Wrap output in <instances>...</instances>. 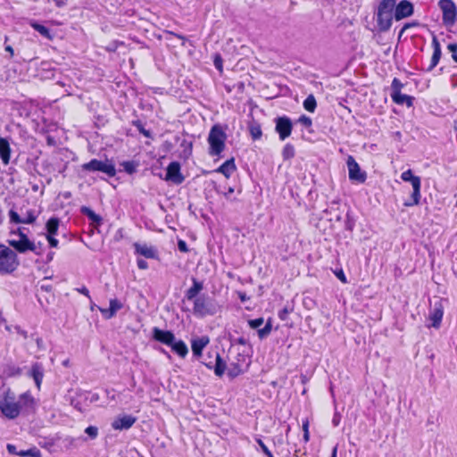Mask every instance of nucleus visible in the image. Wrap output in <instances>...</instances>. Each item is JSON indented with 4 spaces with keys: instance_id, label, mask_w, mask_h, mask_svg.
I'll list each match as a JSON object with an SVG mask.
<instances>
[{
    "instance_id": "6ab92c4d",
    "label": "nucleus",
    "mask_w": 457,
    "mask_h": 457,
    "mask_svg": "<svg viewBox=\"0 0 457 457\" xmlns=\"http://www.w3.org/2000/svg\"><path fill=\"white\" fill-rule=\"evenodd\" d=\"M432 47H433V54L430 59V63L426 69L427 71H431L438 63L441 58V46L438 39L434 35L432 38Z\"/></svg>"
},
{
    "instance_id": "a878e982",
    "label": "nucleus",
    "mask_w": 457,
    "mask_h": 457,
    "mask_svg": "<svg viewBox=\"0 0 457 457\" xmlns=\"http://www.w3.org/2000/svg\"><path fill=\"white\" fill-rule=\"evenodd\" d=\"M393 101L397 104H406L408 107L412 105L413 97L402 94L401 92L391 93Z\"/></svg>"
},
{
    "instance_id": "680f3d73",
    "label": "nucleus",
    "mask_w": 457,
    "mask_h": 457,
    "mask_svg": "<svg viewBox=\"0 0 457 457\" xmlns=\"http://www.w3.org/2000/svg\"><path fill=\"white\" fill-rule=\"evenodd\" d=\"M12 234H17L20 237V239H23V237H27V235L22 231V228H19L16 232H12Z\"/></svg>"
},
{
    "instance_id": "f257e3e1",
    "label": "nucleus",
    "mask_w": 457,
    "mask_h": 457,
    "mask_svg": "<svg viewBox=\"0 0 457 457\" xmlns=\"http://www.w3.org/2000/svg\"><path fill=\"white\" fill-rule=\"evenodd\" d=\"M35 401L30 393L25 392L16 400L15 394L6 389L0 399V411L9 420L16 419L21 411H29L34 408Z\"/></svg>"
},
{
    "instance_id": "79ce46f5",
    "label": "nucleus",
    "mask_w": 457,
    "mask_h": 457,
    "mask_svg": "<svg viewBox=\"0 0 457 457\" xmlns=\"http://www.w3.org/2000/svg\"><path fill=\"white\" fill-rule=\"evenodd\" d=\"M391 87H392V92L391 93H395V92H401V88L403 87V84L402 82L395 78L392 81V85H391Z\"/></svg>"
},
{
    "instance_id": "a211bd4d",
    "label": "nucleus",
    "mask_w": 457,
    "mask_h": 457,
    "mask_svg": "<svg viewBox=\"0 0 457 457\" xmlns=\"http://www.w3.org/2000/svg\"><path fill=\"white\" fill-rule=\"evenodd\" d=\"M133 246L135 248L136 253L137 254H140L148 259L157 258V251L154 246L140 243H135Z\"/></svg>"
},
{
    "instance_id": "c9c22d12",
    "label": "nucleus",
    "mask_w": 457,
    "mask_h": 457,
    "mask_svg": "<svg viewBox=\"0 0 457 457\" xmlns=\"http://www.w3.org/2000/svg\"><path fill=\"white\" fill-rule=\"evenodd\" d=\"M271 322L269 320L266 325L258 330V336L261 339L267 337L271 332Z\"/></svg>"
},
{
    "instance_id": "aec40b11",
    "label": "nucleus",
    "mask_w": 457,
    "mask_h": 457,
    "mask_svg": "<svg viewBox=\"0 0 457 457\" xmlns=\"http://www.w3.org/2000/svg\"><path fill=\"white\" fill-rule=\"evenodd\" d=\"M209 342L210 339L206 336L193 339L191 342L193 354L197 358L201 357L204 348L209 344Z\"/></svg>"
},
{
    "instance_id": "6e6d98bb",
    "label": "nucleus",
    "mask_w": 457,
    "mask_h": 457,
    "mask_svg": "<svg viewBox=\"0 0 457 457\" xmlns=\"http://www.w3.org/2000/svg\"><path fill=\"white\" fill-rule=\"evenodd\" d=\"M346 219H347L346 224H345L346 228L349 229V230H353V221L351 220L349 213L346 214Z\"/></svg>"
},
{
    "instance_id": "393cba45",
    "label": "nucleus",
    "mask_w": 457,
    "mask_h": 457,
    "mask_svg": "<svg viewBox=\"0 0 457 457\" xmlns=\"http://www.w3.org/2000/svg\"><path fill=\"white\" fill-rule=\"evenodd\" d=\"M236 165L234 158H231L226 161L223 164H221L217 170V172L222 173L227 179H228L231 174L236 170Z\"/></svg>"
},
{
    "instance_id": "49530a36",
    "label": "nucleus",
    "mask_w": 457,
    "mask_h": 457,
    "mask_svg": "<svg viewBox=\"0 0 457 457\" xmlns=\"http://www.w3.org/2000/svg\"><path fill=\"white\" fill-rule=\"evenodd\" d=\"M291 310H289L287 307L283 308L278 312V318L281 320H286L287 319L288 314L290 313Z\"/></svg>"
},
{
    "instance_id": "cd10ccee",
    "label": "nucleus",
    "mask_w": 457,
    "mask_h": 457,
    "mask_svg": "<svg viewBox=\"0 0 457 457\" xmlns=\"http://www.w3.org/2000/svg\"><path fill=\"white\" fill-rule=\"evenodd\" d=\"M170 346L171 347L173 352H175L182 358H184L188 353V348L182 340H174V343H172V345H170Z\"/></svg>"
},
{
    "instance_id": "3c124183",
    "label": "nucleus",
    "mask_w": 457,
    "mask_h": 457,
    "mask_svg": "<svg viewBox=\"0 0 457 457\" xmlns=\"http://www.w3.org/2000/svg\"><path fill=\"white\" fill-rule=\"evenodd\" d=\"M335 275L337 276V278L342 281L343 283H346L347 280H346V277L343 271V270H336L335 271Z\"/></svg>"
},
{
    "instance_id": "0eeeda50",
    "label": "nucleus",
    "mask_w": 457,
    "mask_h": 457,
    "mask_svg": "<svg viewBox=\"0 0 457 457\" xmlns=\"http://www.w3.org/2000/svg\"><path fill=\"white\" fill-rule=\"evenodd\" d=\"M401 179L405 182H410L412 186L413 192L411 194V201L405 202V206H413L418 205L420 204V178L418 176H414L411 170H407L403 171L401 175Z\"/></svg>"
},
{
    "instance_id": "5fc2aeb1",
    "label": "nucleus",
    "mask_w": 457,
    "mask_h": 457,
    "mask_svg": "<svg viewBox=\"0 0 457 457\" xmlns=\"http://www.w3.org/2000/svg\"><path fill=\"white\" fill-rule=\"evenodd\" d=\"M6 448H7V451L9 453L18 455V452H17L16 446L14 445L8 444Z\"/></svg>"
},
{
    "instance_id": "20e7f679",
    "label": "nucleus",
    "mask_w": 457,
    "mask_h": 457,
    "mask_svg": "<svg viewBox=\"0 0 457 457\" xmlns=\"http://www.w3.org/2000/svg\"><path fill=\"white\" fill-rule=\"evenodd\" d=\"M19 264L16 253L4 245H0V272L12 273Z\"/></svg>"
},
{
    "instance_id": "b1692460",
    "label": "nucleus",
    "mask_w": 457,
    "mask_h": 457,
    "mask_svg": "<svg viewBox=\"0 0 457 457\" xmlns=\"http://www.w3.org/2000/svg\"><path fill=\"white\" fill-rule=\"evenodd\" d=\"M30 375L33 378L37 387L39 389L43 378L44 369L40 363H35L31 367Z\"/></svg>"
},
{
    "instance_id": "0e129e2a",
    "label": "nucleus",
    "mask_w": 457,
    "mask_h": 457,
    "mask_svg": "<svg viewBox=\"0 0 457 457\" xmlns=\"http://www.w3.org/2000/svg\"><path fill=\"white\" fill-rule=\"evenodd\" d=\"M233 193H234V188L233 187H228V192L225 193L226 198L229 199L230 195L233 194Z\"/></svg>"
},
{
    "instance_id": "e2e57ef3",
    "label": "nucleus",
    "mask_w": 457,
    "mask_h": 457,
    "mask_svg": "<svg viewBox=\"0 0 457 457\" xmlns=\"http://www.w3.org/2000/svg\"><path fill=\"white\" fill-rule=\"evenodd\" d=\"M5 51L10 53L11 57L13 56V54H14L13 53V48L11 46H5Z\"/></svg>"
},
{
    "instance_id": "4c0bfd02",
    "label": "nucleus",
    "mask_w": 457,
    "mask_h": 457,
    "mask_svg": "<svg viewBox=\"0 0 457 457\" xmlns=\"http://www.w3.org/2000/svg\"><path fill=\"white\" fill-rule=\"evenodd\" d=\"M250 133L253 140L259 139L262 137V129L259 125H251Z\"/></svg>"
},
{
    "instance_id": "7c9ffc66",
    "label": "nucleus",
    "mask_w": 457,
    "mask_h": 457,
    "mask_svg": "<svg viewBox=\"0 0 457 457\" xmlns=\"http://www.w3.org/2000/svg\"><path fill=\"white\" fill-rule=\"evenodd\" d=\"M46 227L48 233L47 235H55L59 228V219L55 217L49 219Z\"/></svg>"
},
{
    "instance_id": "1a4fd4ad",
    "label": "nucleus",
    "mask_w": 457,
    "mask_h": 457,
    "mask_svg": "<svg viewBox=\"0 0 457 457\" xmlns=\"http://www.w3.org/2000/svg\"><path fill=\"white\" fill-rule=\"evenodd\" d=\"M346 163L350 180L356 181L358 183H364L367 179L366 172L361 170L354 158L351 155L348 156Z\"/></svg>"
},
{
    "instance_id": "37998d69",
    "label": "nucleus",
    "mask_w": 457,
    "mask_h": 457,
    "mask_svg": "<svg viewBox=\"0 0 457 457\" xmlns=\"http://www.w3.org/2000/svg\"><path fill=\"white\" fill-rule=\"evenodd\" d=\"M263 322H264L263 318H258V319H254V320H250L248 321V324L252 328H258L263 324Z\"/></svg>"
},
{
    "instance_id": "bb28decb",
    "label": "nucleus",
    "mask_w": 457,
    "mask_h": 457,
    "mask_svg": "<svg viewBox=\"0 0 457 457\" xmlns=\"http://www.w3.org/2000/svg\"><path fill=\"white\" fill-rule=\"evenodd\" d=\"M80 212L82 214L86 215L93 224L96 226H99L102 223V218L100 215L96 214L93 210L89 207L82 206L80 208Z\"/></svg>"
},
{
    "instance_id": "c756f323",
    "label": "nucleus",
    "mask_w": 457,
    "mask_h": 457,
    "mask_svg": "<svg viewBox=\"0 0 457 457\" xmlns=\"http://www.w3.org/2000/svg\"><path fill=\"white\" fill-rule=\"evenodd\" d=\"M30 26L37 31L40 35H42L44 37L47 39H51L52 36L50 33V30L44 25H41L36 21H31Z\"/></svg>"
},
{
    "instance_id": "7ed1b4c3",
    "label": "nucleus",
    "mask_w": 457,
    "mask_h": 457,
    "mask_svg": "<svg viewBox=\"0 0 457 457\" xmlns=\"http://www.w3.org/2000/svg\"><path fill=\"white\" fill-rule=\"evenodd\" d=\"M192 312L197 318L215 315L219 311V305L206 295H201L193 301Z\"/></svg>"
},
{
    "instance_id": "6e6552de",
    "label": "nucleus",
    "mask_w": 457,
    "mask_h": 457,
    "mask_svg": "<svg viewBox=\"0 0 457 457\" xmlns=\"http://www.w3.org/2000/svg\"><path fill=\"white\" fill-rule=\"evenodd\" d=\"M439 7L443 13V22L446 26H453L456 21L457 8L452 0H440Z\"/></svg>"
},
{
    "instance_id": "4468645a",
    "label": "nucleus",
    "mask_w": 457,
    "mask_h": 457,
    "mask_svg": "<svg viewBox=\"0 0 457 457\" xmlns=\"http://www.w3.org/2000/svg\"><path fill=\"white\" fill-rule=\"evenodd\" d=\"M137 421V418L130 414L118 415L112 422V428L114 430H127L130 428Z\"/></svg>"
},
{
    "instance_id": "9d476101",
    "label": "nucleus",
    "mask_w": 457,
    "mask_h": 457,
    "mask_svg": "<svg viewBox=\"0 0 457 457\" xmlns=\"http://www.w3.org/2000/svg\"><path fill=\"white\" fill-rule=\"evenodd\" d=\"M8 244L21 253L32 251L37 255L41 254L40 252H37V245L30 241L28 237H23V239L19 240L10 239L8 240Z\"/></svg>"
},
{
    "instance_id": "864d4df0",
    "label": "nucleus",
    "mask_w": 457,
    "mask_h": 457,
    "mask_svg": "<svg viewBox=\"0 0 457 457\" xmlns=\"http://www.w3.org/2000/svg\"><path fill=\"white\" fill-rule=\"evenodd\" d=\"M137 267L140 269V270H146L148 268V263L147 262H145V260L143 259H138L137 261Z\"/></svg>"
},
{
    "instance_id": "ea45409f",
    "label": "nucleus",
    "mask_w": 457,
    "mask_h": 457,
    "mask_svg": "<svg viewBox=\"0 0 457 457\" xmlns=\"http://www.w3.org/2000/svg\"><path fill=\"white\" fill-rule=\"evenodd\" d=\"M122 166L125 171L129 174H132L136 171V165L133 162H124Z\"/></svg>"
},
{
    "instance_id": "2eb2a0df",
    "label": "nucleus",
    "mask_w": 457,
    "mask_h": 457,
    "mask_svg": "<svg viewBox=\"0 0 457 457\" xmlns=\"http://www.w3.org/2000/svg\"><path fill=\"white\" fill-rule=\"evenodd\" d=\"M10 221L15 224H33L36 221L37 216L33 210H29L26 214L21 218L14 210L9 211Z\"/></svg>"
},
{
    "instance_id": "ddd939ff",
    "label": "nucleus",
    "mask_w": 457,
    "mask_h": 457,
    "mask_svg": "<svg viewBox=\"0 0 457 457\" xmlns=\"http://www.w3.org/2000/svg\"><path fill=\"white\" fill-rule=\"evenodd\" d=\"M165 180L170 181L175 185H180L185 180V177L180 171V164L178 162H171L166 170Z\"/></svg>"
},
{
    "instance_id": "f704fd0d",
    "label": "nucleus",
    "mask_w": 457,
    "mask_h": 457,
    "mask_svg": "<svg viewBox=\"0 0 457 457\" xmlns=\"http://www.w3.org/2000/svg\"><path fill=\"white\" fill-rule=\"evenodd\" d=\"M133 126H135L138 131L144 135L145 137L151 138L152 134L149 130L145 129L142 124V122L139 120H133L132 121Z\"/></svg>"
},
{
    "instance_id": "72a5a7b5",
    "label": "nucleus",
    "mask_w": 457,
    "mask_h": 457,
    "mask_svg": "<svg viewBox=\"0 0 457 457\" xmlns=\"http://www.w3.org/2000/svg\"><path fill=\"white\" fill-rule=\"evenodd\" d=\"M284 160H290L295 156V148L292 145L287 144L282 151Z\"/></svg>"
},
{
    "instance_id": "2f4dec72",
    "label": "nucleus",
    "mask_w": 457,
    "mask_h": 457,
    "mask_svg": "<svg viewBox=\"0 0 457 457\" xmlns=\"http://www.w3.org/2000/svg\"><path fill=\"white\" fill-rule=\"evenodd\" d=\"M317 102L313 95H309L303 101V107L306 111L313 112L316 109Z\"/></svg>"
},
{
    "instance_id": "69168bd1",
    "label": "nucleus",
    "mask_w": 457,
    "mask_h": 457,
    "mask_svg": "<svg viewBox=\"0 0 457 457\" xmlns=\"http://www.w3.org/2000/svg\"><path fill=\"white\" fill-rule=\"evenodd\" d=\"M246 343H247V341L245 337H239L237 339V344H239V345H246Z\"/></svg>"
},
{
    "instance_id": "de8ad7c7",
    "label": "nucleus",
    "mask_w": 457,
    "mask_h": 457,
    "mask_svg": "<svg viewBox=\"0 0 457 457\" xmlns=\"http://www.w3.org/2000/svg\"><path fill=\"white\" fill-rule=\"evenodd\" d=\"M54 235H47L46 238L51 247H57L59 241L54 237Z\"/></svg>"
},
{
    "instance_id": "f8f14e48",
    "label": "nucleus",
    "mask_w": 457,
    "mask_h": 457,
    "mask_svg": "<svg viewBox=\"0 0 457 457\" xmlns=\"http://www.w3.org/2000/svg\"><path fill=\"white\" fill-rule=\"evenodd\" d=\"M394 18L395 21H401L413 14V4L408 0H402L395 5Z\"/></svg>"
},
{
    "instance_id": "e433bc0d",
    "label": "nucleus",
    "mask_w": 457,
    "mask_h": 457,
    "mask_svg": "<svg viewBox=\"0 0 457 457\" xmlns=\"http://www.w3.org/2000/svg\"><path fill=\"white\" fill-rule=\"evenodd\" d=\"M18 455L21 456V457H26V456L39 457L40 452L37 448H32V449L26 450V451H24V450L20 451V452H18Z\"/></svg>"
},
{
    "instance_id": "4d7b16f0",
    "label": "nucleus",
    "mask_w": 457,
    "mask_h": 457,
    "mask_svg": "<svg viewBox=\"0 0 457 457\" xmlns=\"http://www.w3.org/2000/svg\"><path fill=\"white\" fill-rule=\"evenodd\" d=\"M214 65L215 67L221 71V68H222V61H221V58L220 56H217L214 60Z\"/></svg>"
},
{
    "instance_id": "423d86ee",
    "label": "nucleus",
    "mask_w": 457,
    "mask_h": 457,
    "mask_svg": "<svg viewBox=\"0 0 457 457\" xmlns=\"http://www.w3.org/2000/svg\"><path fill=\"white\" fill-rule=\"evenodd\" d=\"M81 169L82 170L88 172L100 171L109 177H114L116 174L114 164L108 159H105L104 161L92 159L90 162L82 164Z\"/></svg>"
},
{
    "instance_id": "f03ea898",
    "label": "nucleus",
    "mask_w": 457,
    "mask_h": 457,
    "mask_svg": "<svg viewBox=\"0 0 457 457\" xmlns=\"http://www.w3.org/2000/svg\"><path fill=\"white\" fill-rule=\"evenodd\" d=\"M395 0H382L377 10V25L380 32H386L390 29L393 22V11Z\"/></svg>"
},
{
    "instance_id": "774afa93",
    "label": "nucleus",
    "mask_w": 457,
    "mask_h": 457,
    "mask_svg": "<svg viewBox=\"0 0 457 457\" xmlns=\"http://www.w3.org/2000/svg\"><path fill=\"white\" fill-rule=\"evenodd\" d=\"M337 445H336L333 450H332V453H331V456L330 457H337Z\"/></svg>"
},
{
    "instance_id": "052dcab7",
    "label": "nucleus",
    "mask_w": 457,
    "mask_h": 457,
    "mask_svg": "<svg viewBox=\"0 0 457 457\" xmlns=\"http://www.w3.org/2000/svg\"><path fill=\"white\" fill-rule=\"evenodd\" d=\"M57 7H62L66 5L67 0H53Z\"/></svg>"
},
{
    "instance_id": "39448f33",
    "label": "nucleus",
    "mask_w": 457,
    "mask_h": 457,
    "mask_svg": "<svg viewBox=\"0 0 457 457\" xmlns=\"http://www.w3.org/2000/svg\"><path fill=\"white\" fill-rule=\"evenodd\" d=\"M226 137V134L220 126L215 125L211 129L208 136L211 155H219L224 150Z\"/></svg>"
},
{
    "instance_id": "4be33fe9",
    "label": "nucleus",
    "mask_w": 457,
    "mask_h": 457,
    "mask_svg": "<svg viewBox=\"0 0 457 457\" xmlns=\"http://www.w3.org/2000/svg\"><path fill=\"white\" fill-rule=\"evenodd\" d=\"M193 286L189 287L185 295V297L188 301H194L199 295V293L204 289V284L201 281H198L196 278H192Z\"/></svg>"
},
{
    "instance_id": "8fccbe9b",
    "label": "nucleus",
    "mask_w": 457,
    "mask_h": 457,
    "mask_svg": "<svg viewBox=\"0 0 457 457\" xmlns=\"http://www.w3.org/2000/svg\"><path fill=\"white\" fill-rule=\"evenodd\" d=\"M178 248L182 253L188 252L187 245L184 240H179L178 242Z\"/></svg>"
},
{
    "instance_id": "13d9d810",
    "label": "nucleus",
    "mask_w": 457,
    "mask_h": 457,
    "mask_svg": "<svg viewBox=\"0 0 457 457\" xmlns=\"http://www.w3.org/2000/svg\"><path fill=\"white\" fill-rule=\"evenodd\" d=\"M77 291L87 296L90 299L89 291L86 287H82L81 288H77Z\"/></svg>"
},
{
    "instance_id": "a18cd8bd",
    "label": "nucleus",
    "mask_w": 457,
    "mask_h": 457,
    "mask_svg": "<svg viewBox=\"0 0 457 457\" xmlns=\"http://www.w3.org/2000/svg\"><path fill=\"white\" fill-rule=\"evenodd\" d=\"M309 422L307 420H305L303 423V440L305 442H308L309 439H310V434H309Z\"/></svg>"
},
{
    "instance_id": "473e14b6",
    "label": "nucleus",
    "mask_w": 457,
    "mask_h": 457,
    "mask_svg": "<svg viewBox=\"0 0 457 457\" xmlns=\"http://www.w3.org/2000/svg\"><path fill=\"white\" fill-rule=\"evenodd\" d=\"M21 374V370L14 365H7L4 370V375L7 378L17 377Z\"/></svg>"
},
{
    "instance_id": "f3484780",
    "label": "nucleus",
    "mask_w": 457,
    "mask_h": 457,
    "mask_svg": "<svg viewBox=\"0 0 457 457\" xmlns=\"http://www.w3.org/2000/svg\"><path fill=\"white\" fill-rule=\"evenodd\" d=\"M122 307L123 303L120 300L114 298L110 300L109 308L98 307V310L103 314L104 319L110 320L114 317L117 312L122 309Z\"/></svg>"
},
{
    "instance_id": "dca6fc26",
    "label": "nucleus",
    "mask_w": 457,
    "mask_h": 457,
    "mask_svg": "<svg viewBox=\"0 0 457 457\" xmlns=\"http://www.w3.org/2000/svg\"><path fill=\"white\" fill-rule=\"evenodd\" d=\"M153 338L170 346L174 343L175 336L171 331L162 330L155 327L153 328Z\"/></svg>"
},
{
    "instance_id": "c85d7f7f",
    "label": "nucleus",
    "mask_w": 457,
    "mask_h": 457,
    "mask_svg": "<svg viewBox=\"0 0 457 457\" xmlns=\"http://www.w3.org/2000/svg\"><path fill=\"white\" fill-rule=\"evenodd\" d=\"M215 357V365H214V373L218 377H221L226 370V362L222 360L220 355L218 353H214Z\"/></svg>"
},
{
    "instance_id": "5701e85b",
    "label": "nucleus",
    "mask_w": 457,
    "mask_h": 457,
    "mask_svg": "<svg viewBox=\"0 0 457 457\" xmlns=\"http://www.w3.org/2000/svg\"><path fill=\"white\" fill-rule=\"evenodd\" d=\"M11 147L6 138H0V158L3 162L7 165L10 162Z\"/></svg>"
},
{
    "instance_id": "09e8293b",
    "label": "nucleus",
    "mask_w": 457,
    "mask_h": 457,
    "mask_svg": "<svg viewBox=\"0 0 457 457\" xmlns=\"http://www.w3.org/2000/svg\"><path fill=\"white\" fill-rule=\"evenodd\" d=\"M240 373H241V370L239 369L238 366H236L233 369H229L228 371V375L230 378H235L237 375H239Z\"/></svg>"
},
{
    "instance_id": "a19ab883",
    "label": "nucleus",
    "mask_w": 457,
    "mask_h": 457,
    "mask_svg": "<svg viewBox=\"0 0 457 457\" xmlns=\"http://www.w3.org/2000/svg\"><path fill=\"white\" fill-rule=\"evenodd\" d=\"M256 442L259 445V446L261 447V449L262 450L263 453L267 457H274L273 454L271 453V452L269 450V448L266 446V445L262 442V439L258 438V439H256Z\"/></svg>"
},
{
    "instance_id": "9b49d317",
    "label": "nucleus",
    "mask_w": 457,
    "mask_h": 457,
    "mask_svg": "<svg viewBox=\"0 0 457 457\" xmlns=\"http://www.w3.org/2000/svg\"><path fill=\"white\" fill-rule=\"evenodd\" d=\"M275 122H276L275 129L279 136V139L283 141L286 138H287L292 133V129H293L292 121L288 117L282 116V117H278L275 120Z\"/></svg>"
},
{
    "instance_id": "58836bf2",
    "label": "nucleus",
    "mask_w": 457,
    "mask_h": 457,
    "mask_svg": "<svg viewBox=\"0 0 457 457\" xmlns=\"http://www.w3.org/2000/svg\"><path fill=\"white\" fill-rule=\"evenodd\" d=\"M85 433L88 435L91 439H95L98 436V428L95 426H89L85 429Z\"/></svg>"
},
{
    "instance_id": "338daca9",
    "label": "nucleus",
    "mask_w": 457,
    "mask_h": 457,
    "mask_svg": "<svg viewBox=\"0 0 457 457\" xmlns=\"http://www.w3.org/2000/svg\"><path fill=\"white\" fill-rule=\"evenodd\" d=\"M41 289H42V290H45V291H46V292H49V291H51L52 287H51L50 285H42V286H41Z\"/></svg>"
},
{
    "instance_id": "603ef678",
    "label": "nucleus",
    "mask_w": 457,
    "mask_h": 457,
    "mask_svg": "<svg viewBox=\"0 0 457 457\" xmlns=\"http://www.w3.org/2000/svg\"><path fill=\"white\" fill-rule=\"evenodd\" d=\"M417 25H418V22L405 23L399 33V37H402V35L404 33L405 30H407L408 29H410L411 27L417 26Z\"/></svg>"
},
{
    "instance_id": "bf43d9fd",
    "label": "nucleus",
    "mask_w": 457,
    "mask_h": 457,
    "mask_svg": "<svg viewBox=\"0 0 457 457\" xmlns=\"http://www.w3.org/2000/svg\"><path fill=\"white\" fill-rule=\"evenodd\" d=\"M447 48L453 54L457 53V44L456 43L449 44Z\"/></svg>"
},
{
    "instance_id": "c03bdc74",
    "label": "nucleus",
    "mask_w": 457,
    "mask_h": 457,
    "mask_svg": "<svg viewBox=\"0 0 457 457\" xmlns=\"http://www.w3.org/2000/svg\"><path fill=\"white\" fill-rule=\"evenodd\" d=\"M298 121H299L303 126H304L305 128H309V127H311V126H312V119H311V118H309V117H307V116H305V115H302V116L299 118Z\"/></svg>"
},
{
    "instance_id": "412c9836",
    "label": "nucleus",
    "mask_w": 457,
    "mask_h": 457,
    "mask_svg": "<svg viewBox=\"0 0 457 457\" xmlns=\"http://www.w3.org/2000/svg\"><path fill=\"white\" fill-rule=\"evenodd\" d=\"M444 315V308L440 302L435 303L432 309L429 319L432 320V327L438 328L441 324V320Z\"/></svg>"
}]
</instances>
